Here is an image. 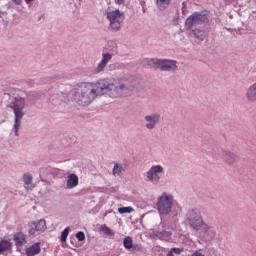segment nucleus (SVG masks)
I'll return each instance as SVG.
<instances>
[{
  "mask_svg": "<svg viewBox=\"0 0 256 256\" xmlns=\"http://www.w3.org/2000/svg\"><path fill=\"white\" fill-rule=\"evenodd\" d=\"M139 81L133 76L118 79H100L97 82H80L73 89V99L79 107H89L96 97L125 99L131 97Z\"/></svg>",
  "mask_w": 256,
  "mask_h": 256,
  "instance_id": "1",
  "label": "nucleus"
},
{
  "mask_svg": "<svg viewBox=\"0 0 256 256\" xmlns=\"http://www.w3.org/2000/svg\"><path fill=\"white\" fill-rule=\"evenodd\" d=\"M186 221L191 229L194 231H203L204 235H210V237H215V232L211 229V226L205 223L203 220V215L201 214V209L191 208L186 213Z\"/></svg>",
  "mask_w": 256,
  "mask_h": 256,
  "instance_id": "2",
  "label": "nucleus"
},
{
  "mask_svg": "<svg viewBox=\"0 0 256 256\" xmlns=\"http://www.w3.org/2000/svg\"><path fill=\"white\" fill-rule=\"evenodd\" d=\"M27 105V101L25 98L21 96H16L11 99L8 104L9 109H12L14 113V125L12 131H14V135L19 137V130L21 129V123L23 121V117H25V106Z\"/></svg>",
  "mask_w": 256,
  "mask_h": 256,
  "instance_id": "3",
  "label": "nucleus"
},
{
  "mask_svg": "<svg viewBox=\"0 0 256 256\" xmlns=\"http://www.w3.org/2000/svg\"><path fill=\"white\" fill-rule=\"evenodd\" d=\"M175 199L173 195L163 192L157 199L156 207L159 215H169L173 211Z\"/></svg>",
  "mask_w": 256,
  "mask_h": 256,
  "instance_id": "4",
  "label": "nucleus"
},
{
  "mask_svg": "<svg viewBox=\"0 0 256 256\" xmlns=\"http://www.w3.org/2000/svg\"><path fill=\"white\" fill-rule=\"evenodd\" d=\"M106 17L110 23V28L113 31H119L125 21V13L120 12L119 9L108 10L106 12Z\"/></svg>",
  "mask_w": 256,
  "mask_h": 256,
  "instance_id": "5",
  "label": "nucleus"
},
{
  "mask_svg": "<svg viewBox=\"0 0 256 256\" xmlns=\"http://www.w3.org/2000/svg\"><path fill=\"white\" fill-rule=\"evenodd\" d=\"M163 175H165V168L161 164L152 165L146 172V181L153 185H159L161 179H163Z\"/></svg>",
  "mask_w": 256,
  "mask_h": 256,
  "instance_id": "6",
  "label": "nucleus"
},
{
  "mask_svg": "<svg viewBox=\"0 0 256 256\" xmlns=\"http://www.w3.org/2000/svg\"><path fill=\"white\" fill-rule=\"evenodd\" d=\"M207 19H209V13L207 11L194 12L185 20V26L188 29H193L195 25H203Z\"/></svg>",
  "mask_w": 256,
  "mask_h": 256,
  "instance_id": "7",
  "label": "nucleus"
},
{
  "mask_svg": "<svg viewBox=\"0 0 256 256\" xmlns=\"http://www.w3.org/2000/svg\"><path fill=\"white\" fill-rule=\"evenodd\" d=\"M159 121H161V114L152 113L144 116V127L148 131H153L159 125Z\"/></svg>",
  "mask_w": 256,
  "mask_h": 256,
  "instance_id": "8",
  "label": "nucleus"
},
{
  "mask_svg": "<svg viewBox=\"0 0 256 256\" xmlns=\"http://www.w3.org/2000/svg\"><path fill=\"white\" fill-rule=\"evenodd\" d=\"M116 50H112V54H108L107 52L102 53L101 61L98 63L97 67L95 68V73H102V71H105V67H107V64L109 61L115 57Z\"/></svg>",
  "mask_w": 256,
  "mask_h": 256,
  "instance_id": "9",
  "label": "nucleus"
},
{
  "mask_svg": "<svg viewBox=\"0 0 256 256\" xmlns=\"http://www.w3.org/2000/svg\"><path fill=\"white\" fill-rule=\"evenodd\" d=\"M222 159L226 165H237L239 163V155L231 150H222Z\"/></svg>",
  "mask_w": 256,
  "mask_h": 256,
  "instance_id": "10",
  "label": "nucleus"
},
{
  "mask_svg": "<svg viewBox=\"0 0 256 256\" xmlns=\"http://www.w3.org/2000/svg\"><path fill=\"white\" fill-rule=\"evenodd\" d=\"M177 61L170 59H162L160 64V71L174 72L177 71Z\"/></svg>",
  "mask_w": 256,
  "mask_h": 256,
  "instance_id": "11",
  "label": "nucleus"
},
{
  "mask_svg": "<svg viewBox=\"0 0 256 256\" xmlns=\"http://www.w3.org/2000/svg\"><path fill=\"white\" fill-rule=\"evenodd\" d=\"M47 229V223L45 220H39L37 222H33L31 229L29 230V235H35L36 231H40V233H43Z\"/></svg>",
  "mask_w": 256,
  "mask_h": 256,
  "instance_id": "12",
  "label": "nucleus"
},
{
  "mask_svg": "<svg viewBox=\"0 0 256 256\" xmlns=\"http://www.w3.org/2000/svg\"><path fill=\"white\" fill-rule=\"evenodd\" d=\"M13 241L15 242L16 247H23L27 243V235L23 232H17L13 235Z\"/></svg>",
  "mask_w": 256,
  "mask_h": 256,
  "instance_id": "13",
  "label": "nucleus"
},
{
  "mask_svg": "<svg viewBox=\"0 0 256 256\" xmlns=\"http://www.w3.org/2000/svg\"><path fill=\"white\" fill-rule=\"evenodd\" d=\"M79 185V177L76 174H69L66 182L67 189H75Z\"/></svg>",
  "mask_w": 256,
  "mask_h": 256,
  "instance_id": "14",
  "label": "nucleus"
},
{
  "mask_svg": "<svg viewBox=\"0 0 256 256\" xmlns=\"http://www.w3.org/2000/svg\"><path fill=\"white\" fill-rule=\"evenodd\" d=\"M41 253V243L36 242L26 249L27 256H35Z\"/></svg>",
  "mask_w": 256,
  "mask_h": 256,
  "instance_id": "15",
  "label": "nucleus"
},
{
  "mask_svg": "<svg viewBox=\"0 0 256 256\" xmlns=\"http://www.w3.org/2000/svg\"><path fill=\"white\" fill-rule=\"evenodd\" d=\"M246 99L250 101V103L255 102L256 100V82L252 84L246 92Z\"/></svg>",
  "mask_w": 256,
  "mask_h": 256,
  "instance_id": "16",
  "label": "nucleus"
},
{
  "mask_svg": "<svg viewBox=\"0 0 256 256\" xmlns=\"http://www.w3.org/2000/svg\"><path fill=\"white\" fill-rule=\"evenodd\" d=\"M171 235H173V233L171 231H167V230H158L154 232V236L157 239H160L161 241H168L169 237H171Z\"/></svg>",
  "mask_w": 256,
  "mask_h": 256,
  "instance_id": "17",
  "label": "nucleus"
},
{
  "mask_svg": "<svg viewBox=\"0 0 256 256\" xmlns=\"http://www.w3.org/2000/svg\"><path fill=\"white\" fill-rule=\"evenodd\" d=\"M190 35L191 37H194V39H198V41H204L205 37H207V32L203 29H194Z\"/></svg>",
  "mask_w": 256,
  "mask_h": 256,
  "instance_id": "18",
  "label": "nucleus"
},
{
  "mask_svg": "<svg viewBox=\"0 0 256 256\" xmlns=\"http://www.w3.org/2000/svg\"><path fill=\"white\" fill-rule=\"evenodd\" d=\"M65 99H67V96L64 93L55 94L52 96V103L56 107H59V105L64 103Z\"/></svg>",
  "mask_w": 256,
  "mask_h": 256,
  "instance_id": "19",
  "label": "nucleus"
},
{
  "mask_svg": "<svg viewBox=\"0 0 256 256\" xmlns=\"http://www.w3.org/2000/svg\"><path fill=\"white\" fill-rule=\"evenodd\" d=\"M161 62H162V59L151 58L147 60V65L152 69H161Z\"/></svg>",
  "mask_w": 256,
  "mask_h": 256,
  "instance_id": "20",
  "label": "nucleus"
},
{
  "mask_svg": "<svg viewBox=\"0 0 256 256\" xmlns=\"http://www.w3.org/2000/svg\"><path fill=\"white\" fill-rule=\"evenodd\" d=\"M156 5L160 11H165L171 5V0H156Z\"/></svg>",
  "mask_w": 256,
  "mask_h": 256,
  "instance_id": "21",
  "label": "nucleus"
},
{
  "mask_svg": "<svg viewBox=\"0 0 256 256\" xmlns=\"http://www.w3.org/2000/svg\"><path fill=\"white\" fill-rule=\"evenodd\" d=\"M11 249V242L7 240L0 241V253L9 251Z\"/></svg>",
  "mask_w": 256,
  "mask_h": 256,
  "instance_id": "22",
  "label": "nucleus"
},
{
  "mask_svg": "<svg viewBox=\"0 0 256 256\" xmlns=\"http://www.w3.org/2000/svg\"><path fill=\"white\" fill-rule=\"evenodd\" d=\"M107 51L108 52H106V53H108L109 55H112L113 51H116L115 55H117V53H118L117 43H115L113 41L108 42Z\"/></svg>",
  "mask_w": 256,
  "mask_h": 256,
  "instance_id": "23",
  "label": "nucleus"
},
{
  "mask_svg": "<svg viewBox=\"0 0 256 256\" xmlns=\"http://www.w3.org/2000/svg\"><path fill=\"white\" fill-rule=\"evenodd\" d=\"M123 171V166L121 164H114L113 170H112V174L114 175V177H119L121 175Z\"/></svg>",
  "mask_w": 256,
  "mask_h": 256,
  "instance_id": "24",
  "label": "nucleus"
},
{
  "mask_svg": "<svg viewBox=\"0 0 256 256\" xmlns=\"http://www.w3.org/2000/svg\"><path fill=\"white\" fill-rule=\"evenodd\" d=\"M123 245L125 247V249H133V238H131V236L125 237L123 240Z\"/></svg>",
  "mask_w": 256,
  "mask_h": 256,
  "instance_id": "25",
  "label": "nucleus"
},
{
  "mask_svg": "<svg viewBox=\"0 0 256 256\" xmlns=\"http://www.w3.org/2000/svg\"><path fill=\"white\" fill-rule=\"evenodd\" d=\"M22 181L25 185H31L33 183V176L29 173L23 174Z\"/></svg>",
  "mask_w": 256,
  "mask_h": 256,
  "instance_id": "26",
  "label": "nucleus"
},
{
  "mask_svg": "<svg viewBox=\"0 0 256 256\" xmlns=\"http://www.w3.org/2000/svg\"><path fill=\"white\" fill-rule=\"evenodd\" d=\"M133 211L134 209L131 206L118 208V213H120V215H125V213H133Z\"/></svg>",
  "mask_w": 256,
  "mask_h": 256,
  "instance_id": "27",
  "label": "nucleus"
},
{
  "mask_svg": "<svg viewBox=\"0 0 256 256\" xmlns=\"http://www.w3.org/2000/svg\"><path fill=\"white\" fill-rule=\"evenodd\" d=\"M67 237H69V227H66L62 233H61V236H60V241L62 243H65V241H67Z\"/></svg>",
  "mask_w": 256,
  "mask_h": 256,
  "instance_id": "28",
  "label": "nucleus"
},
{
  "mask_svg": "<svg viewBox=\"0 0 256 256\" xmlns=\"http://www.w3.org/2000/svg\"><path fill=\"white\" fill-rule=\"evenodd\" d=\"M101 231H103L105 235H113V230H111V228L105 224L101 226Z\"/></svg>",
  "mask_w": 256,
  "mask_h": 256,
  "instance_id": "29",
  "label": "nucleus"
},
{
  "mask_svg": "<svg viewBox=\"0 0 256 256\" xmlns=\"http://www.w3.org/2000/svg\"><path fill=\"white\" fill-rule=\"evenodd\" d=\"M131 249H132V251H134V253H137V252L141 253V252H143V245L133 244Z\"/></svg>",
  "mask_w": 256,
  "mask_h": 256,
  "instance_id": "30",
  "label": "nucleus"
},
{
  "mask_svg": "<svg viewBox=\"0 0 256 256\" xmlns=\"http://www.w3.org/2000/svg\"><path fill=\"white\" fill-rule=\"evenodd\" d=\"M76 239L78 240V241H85V233L84 232H78L77 234H76Z\"/></svg>",
  "mask_w": 256,
  "mask_h": 256,
  "instance_id": "31",
  "label": "nucleus"
},
{
  "mask_svg": "<svg viewBox=\"0 0 256 256\" xmlns=\"http://www.w3.org/2000/svg\"><path fill=\"white\" fill-rule=\"evenodd\" d=\"M175 255H181L183 253V248H171Z\"/></svg>",
  "mask_w": 256,
  "mask_h": 256,
  "instance_id": "32",
  "label": "nucleus"
},
{
  "mask_svg": "<svg viewBox=\"0 0 256 256\" xmlns=\"http://www.w3.org/2000/svg\"><path fill=\"white\" fill-rule=\"evenodd\" d=\"M15 5H21L23 3V0H12Z\"/></svg>",
  "mask_w": 256,
  "mask_h": 256,
  "instance_id": "33",
  "label": "nucleus"
},
{
  "mask_svg": "<svg viewBox=\"0 0 256 256\" xmlns=\"http://www.w3.org/2000/svg\"><path fill=\"white\" fill-rule=\"evenodd\" d=\"M115 2H116L118 5H123V3H125V0H115Z\"/></svg>",
  "mask_w": 256,
  "mask_h": 256,
  "instance_id": "34",
  "label": "nucleus"
},
{
  "mask_svg": "<svg viewBox=\"0 0 256 256\" xmlns=\"http://www.w3.org/2000/svg\"><path fill=\"white\" fill-rule=\"evenodd\" d=\"M173 254H174V253H173V250L170 249V251L167 253L166 256H173Z\"/></svg>",
  "mask_w": 256,
  "mask_h": 256,
  "instance_id": "35",
  "label": "nucleus"
},
{
  "mask_svg": "<svg viewBox=\"0 0 256 256\" xmlns=\"http://www.w3.org/2000/svg\"><path fill=\"white\" fill-rule=\"evenodd\" d=\"M26 1V3H29V1H33V0H25Z\"/></svg>",
  "mask_w": 256,
  "mask_h": 256,
  "instance_id": "36",
  "label": "nucleus"
}]
</instances>
